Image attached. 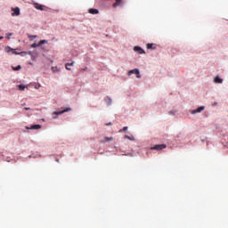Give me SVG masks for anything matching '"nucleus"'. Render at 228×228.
Instances as JSON below:
<instances>
[{
  "mask_svg": "<svg viewBox=\"0 0 228 228\" xmlns=\"http://www.w3.org/2000/svg\"><path fill=\"white\" fill-rule=\"evenodd\" d=\"M205 110V107L204 106H201V107H199L198 109L194 110L191 111V114L192 115H195L197 113H200L201 111H204Z\"/></svg>",
  "mask_w": 228,
  "mask_h": 228,
  "instance_id": "nucleus-9",
  "label": "nucleus"
},
{
  "mask_svg": "<svg viewBox=\"0 0 228 228\" xmlns=\"http://www.w3.org/2000/svg\"><path fill=\"white\" fill-rule=\"evenodd\" d=\"M89 13H91L92 15H97V13H99V10L97 9H89L88 10Z\"/></svg>",
  "mask_w": 228,
  "mask_h": 228,
  "instance_id": "nucleus-14",
  "label": "nucleus"
},
{
  "mask_svg": "<svg viewBox=\"0 0 228 228\" xmlns=\"http://www.w3.org/2000/svg\"><path fill=\"white\" fill-rule=\"evenodd\" d=\"M6 53H12V54H20V53H17V51L13 50V48H11L10 46L5 48Z\"/></svg>",
  "mask_w": 228,
  "mask_h": 228,
  "instance_id": "nucleus-10",
  "label": "nucleus"
},
{
  "mask_svg": "<svg viewBox=\"0 0 228 228\" xmlns=\"http://www.w3.org/2000/svg\"><path fill=\"white\" fill-rule=\"evenodd\" d=\"M0 40H3V37H0Z\"/></svg>",
  "mask_w": 228,
  "mask_h": 228,
  "instance_id": "nucleus-27",
  "label": "nucleus"
},
{
  "mask_svg": "<svg viewBox=\"0 0 228 228\" xmlns=\"http://www.w3.org/2000/svg\"><path fill=\"white\" fill-rule=\"evenodd\" d=\"M122 131H127V126H125L123 129L119 130V133H122Z\"/></svg>",
  "mask_w": 228,
  "mask_h": 228,
  "instance_id": "nucleus-22",
  "label": "nucleus"
},
{
  "mask_svg": "<svg viewBox=\"0 0 228 228\" xmlns=\"http://www.w3.org/2000/svg\"><path fill=\"white\" fill-rule=\"evenodd\" d=\"M34 8H36V10H40L41 12H47V10H49V8H47V6H45L44 4H40L38 3L34 4Z\"/></svg>",
  "mask_w": 228,
  "mask_h": 228,
  "instance_id": "nucleus-2",
  "label": "nucleus"
},
{
  "mask_svg": "<svg viewBox=\"0 0 228 228\" xmlns=\"http://www.w3.org/2000/svg\"><path fill=\"white\" fill-rule=\"evenodd\" d=\"M214 82L217 84H222L224 83V79L220 78V77H216Z\"/></svg>",
  "mask_w": 228,
  "mask_h": 228,
  "instance_id": "nucleus-16",
  "label": "nucleus"
},
{
  "mask_svg": "<svg viewBox=\"0 0 228 228\" xmlns=\"http://www.w3.org/2000/svg\"><path fill=\"white\" fill-rule=\"evenodd\" d=\"M43 44H47V40L44 39L39 41L38 43H34L31 45V47L33 49L37 48V47H40V45H43Z\"/></svg>",
  "mask_w": 228,
  "mask_h": 228,
  "instance_id": "nucleus-5",
  "label": "nucleus"
},
{
  "mask_svg": "<svg viewBox=\"0 0 228 228\" xmlns=\"http://www.w3.org/2000/svg\"><path fill=\"white\" fill-rule=\"evenodd\" d=\"M19 90H20L21 92H24V90H26V88H28L26 86L24 85H19L18 86Z\"/></svg>",
  "mask_w": 228,
  "mask_h": 228,
  "instance_id": "nucleus-17",
  "label": "nucleus"
},
{
  "mask_svg": "<svg viewBox=\"0 0 228 228\" xmlns=\"http://www.w3.org/2000/svg\"><path fill=\"white\" fill-rule=\"evenodd\" d=\"M12 12H13L12 13V17H18V15H20V9L19 7L12 8Z\"/></svg>",
  "mask_w": 228,
  "mask_h": 228,
  "instance_id": "nucleus-6",
  "label": "nucleus"
},
{
  "mask_svg": "<svg viewBox=\"0 0 228 228\" xmlns=\"http://www.w3.org/2000/svg\"><path fill=\"white\" fill-rule=\"evenodd\" d=\"M147 49H151L152 51H154V49H156L157 45L154 43H149L146 45Z\"/></svg>",
  "mask_w": 228,
  "mask_h": 228,
  "instance_id": "nucleus-13",
  "label": "nucleus"
},
{
  "mask_svg": "<svg viewBox=\"0 0 228 228\" xmlns=\"http://www.w3.org/2000/svg\"><path fill=\"white\" fill-rule=\"evenodd\" d=\"M113 137H104V139L100 140V143H106L107 142H113Z\"/></svg>",
  "mask_w": 228,
  "mask_h": 228,
  "instance_id": "nucleus-11",
  "label": "nucleus"
},
{
  "mask_svg": "<svg viewBox=\"0 0 228 228\" xmlns=\"http://www.w3.org/2000/svg\"><path fill=\"white\" fill-rule=\"evenodd\" d=\"M52 69L53 72H56V70H58V68L57 67H52Z\"/></svg>",
  "mask_w": 228,
  "mask_h": 228,
  "instance_id": "nucleus-23",
  "label": "nucleus"
},
{
  "mask_svg": "<svg viewBox=\"0 0 228 228\" xmlns=\"http://www.w3.org/2000/svg\"><path fill=\"white\" fill-rule=\"evenodd\" d=\"M7 35V38H8V40H10V37H12V35H13L12 33H7L6 34Z\"/></svg>",
  "mask_w": 228,
  "mask_h": 228,
  "instance_id": "nucleus-21",
  "label": "nucleus"
},
{
  "mask_svg": "<svg viewBox=\"0 0 228 228\" xmlns=\"http://www.w3.org/2000/svg\"><path fill=\"white\" fill-rule=\"evenodd\" d=\"M106 126H112V123L111 122L107 123Z\"/></svg>",
  "mask_w": 228,
  "mask_h": 228,
  "instance_id": "nucleus-26",
  "label": "nucleus"
},
{
  "mask_svg": "<svg viewBox=\"0 0 228 228\" xmlns=\"http://www.w3.org/2000/svg\"><path fill=\"white\" fill-rule=\"evenodd\" d=\"M134 51L135 53H138V54H145V51L143 49H142V47H140V46H134Z\"/></svg>",
  "mask_w": 228,
  "mask_h": 228,
  "instance_id": "nucleus-8",
  "label": "nucleus"
},
{
  "mask_svg": "<svg viewBox=\"0 0 228 228\" xmlns=\"http://www.w3.org/2000/svg\"><path fill=\"white\" fill-rule=\"evenodd\" d=\"M13 70H20V69H22V67L20 65H18L16 68L12 67Z\"/></svg>",
  "mask_w": 228,
  "mask_h": 228,
  "instance_id": "nucleus-20",
  "label": "nucleus"
},
{
  "mask_svg": "<svg viewBox=\"0 0 228 228\" xmlns=\"http://www.w3.org/2000/svg\"><path fill=\"white\" fill-rule=\"evenodd\" d=\"M24 110H31V108H29V107H25Z\"/></svg>",
  "mask_w": 228,
  "mask_h": 228,
  "instance_id": "nucleus-25",
  "label": "nucleus"
},
{
  "mask_svg": "<svg viewBox=\"0 0 228 228\" xmlns=\"http://www.w3.org/2000/svg\"><path fill=\"white\" fill-rule=\"evenodd\" d=\"M74 61H72L71 63H66L65 67L67 70H71L72 69L70 67H74Z\"/></svg>",
  "mask_w": 228,
  "mask_h": 228,
  "instance_id": "nucleus-15",
  "label": "nucleus"
},
{
  "mask_svg": "<svg viewBox=\"0 0 228 228\" xmlns=\"http://www.w3.org/2000/svg\"><path fill=\"white\" fill-rule=\"evenodd\" d=\"M105 102H107L109 106H111V102H112L111 98H106Z\"/></svg>",
  "mask_w": 228,
  "mask_h": 228,
  "instance_id": "nucleus-19",
  "label": "nucleus"
},
{
  "mask_svg": "<svg viewBox=\"0 0 228 228\" xmlns=\"http://www.w3.org/2000/svg\"><path fill=\"white\" fill-rule=\"evenodd\" d=\"M67 111H72V109L66 108L65 110H61V111H54L53 113V118H58L57 115H63V113H67Z\"/></svg>",
  "mask_w": 228,
  "mask_h": 228,
  "instance_id": "nucleus-1",
  "label": "nucleus"
},
{
  "mask_svg": "<svg viewBox=\"0 0 228 228\" xmlns=\"http://www.w3.org/2000/svg\"><path fill=\"white\" fill-rule=\"evenodd\" d=\"M125 138L126 139V140H130L131 142H134V136H129V135H125Z\"/></svg>",
  "mask_w": 228,
  "mask_h": 228,
  "instance_id": "nucleus-18",
  "label": "nucleus"
},
{
  "mask_svg": "<svg viewBox=\"0 0 228 228\" xmlns=\"http://www.w3.org/2000/svg\"><path fill=\"white\" fill-rule=\"evenodd\" d=\"M163 149H167L166 144H156L151 148V151H163Z\"/></svg>",
  "mask_w": 228,
  "mask_h": 228,
  "instance_id": "nucleus-3",
  "label": "nucleus"
},
{
  "mask_svg": "<svg viewBox=\"0 0 228 228\" xmlns=\"http://www.w3.org/2000/svg\"><path fill=\"white\" fill-rule=\"evenodd\" d=\"M132 74H135L137 79H140V77H142V75H140V70L138 69H134L128 71V76H131Z\"/></svg>",
  "mask_w": 228,
  "mask_h": 228,
  "instance_id": "nucleus-4",
  "label": "nucleus"
},
{
  "mask_svg": "<svg viewBox=\"0 0 228 228\" xmlns=\"http://www.w3.org/2000/svg\"><path fill=\"white\" fill-rule=\"evenodd\" d=\"M26 129L38 130V129H42V126H40V125H32L30 127L29 126H26Z\"/></svg>",
  "mask_w": 228,
  "mask_h": 228,
  "instance_id": "nucleus-12",
  "label": "nucleus"
},
{
  "mask_svg": "<svg viewBox=\"0 0 228 228\" xmlns=\"http://www.w3.org/2000/svg\"><path fill=\"white\" fill-rule=\"evenodd\" d=\"M28 38H37V36H28Z\"/></svg>",
  "mask_w": 228,
  "mask_h": 228,
  "instance_id": "nucleus-24",
  "label": "nucleus"
},
{
  "mask_svg": "<svg viewBox=\"0 0 228 228\" xmlns=\"http://www.w3.org/2000/svg\"><path fill=\"white\" fill-rule=\"evenodd\" d=\"M116 2L112 4V8H117L118 6H124V0H115Z\"/></svg>",
  "mask_w": 228,
  "mask_h": 228,
  "instance_id": "nucleus-7",
  "label": "nucleus"
}]
</instances>
